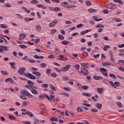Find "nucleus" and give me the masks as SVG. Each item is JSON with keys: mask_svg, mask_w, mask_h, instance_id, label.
I'll return each instance as SVG.
<instances>
[{"mask_svg": "<svg viewBox=\"0 0 124 124\" xmlns=\"http://www.w3.org/2000/svg\"><path fill=\"white\" fill-rule=\"evenodd\" d=\"M32 73L36 76H41V73H40L39 72L33 71Z\"/></svg>", "mask_w": 124, "mask_h": 124, "instance_id": "4be33fe9", "label": "nucleus"}, {"mask_svg": "<svg viewBox=\"0 0 124 124\" xmlns=\"http://www.w3.org/2000/svg\"><path fill=\"white\" fill-rule=\"evenodd\" d=\"M40 65L41 67H43V68L46 67V63H42L41 64H40Z\"/></svg>", "mask_w": 124, "mask_h": 124, "instance_id": "680f3d73", "label": "nucleus"}, {"mask_svg": "<svg viewBox=\"0 0 124 124\" xmlns=\"http://www.w3.org/2000/svg\"><path fill=\"white\" fill-rule=\"evenodd\" d=\"M1 73H2L3 75H8V73L6 71H1Z\"/></svg>", "mask_w": 124, "mask_h": 124, "instance_id": "774afa93", "label": "nucleus"}, {"mask_svg": "<svg viewBox=\"0 0 124 124\" xmlns=\"http://www.w3.org/2000/svg\"><path fill=\"white\" fill-rule=\"evenodd\" d=\"M77 111L78 112H83V108L81 107H78L77 108Z\"/></svg>", "mask_w": 124, "mask_h": 124, "instance_id": "3c124183", "label": "nucleus"}, {"mask_svg": "<svg viewBox=\"0 0 124 124\" xmlns=\"http://www.w3.org/2000/svg\"><path fill=\"white\" fill-rule=\"evenodd\" d=\"M31 3H32V4H37L38 3V0H31L30 1Z\"/></svg>", "mask_w": 124, "mask_h": 124, "instance_id": "7c9ffc66", "label": "nucleus"}, {"mask_svg": "<svg viewBox=\"0 0 124 124\" xmlns=\"http://www.w3.org/2000/svg\"><path fill=\"white\" fill-rule=\"evenodd\" d=\"M107 7L109 9H116V6L113 4H108L107 5Z\"/></svg>", "mask_w": 124, "mask_h": 124, "instance_id": "1a4fd4ad", "label": "nucleus"}, {"mask_svg": "<svg viewBox=\"0 0 124 124\" xmlns=\"http://www.w3.org/2000/svg\"><path fill=\"white\" fill-rule=\"evenodd\" d=\"M50 122H57L59 120L58 119V118L57 117H52L50 119Z\"/></svg>", "mask_w": 124, "mask_h": 124, "instance_id": "412c9836", "label": "nucleus"}, {"mask_svg": "<svg viewBox=\"0 0 124 124\" xmlns=\"http://www.w3.org/2000/svg\"><path fill=\"white\" fill-rule=\"evenodd\" d=\"M82 54L83 55V56H85V57H88L89 56V54H88V52L86 51L82 52Z\"/></svg>", "mask_w": 124, "mask_h": 124, "instance_id": "864d4df0", "label": "nucleus"}, {"mask_svg": "<svg viewBox=\"0 0 124 124\" xmlns=\"http://www.w3.org/2000/svg\"><path fill=\"white\" fill-rule=\"evenodd\" d=\"M42 87L43 88H48L49 87V85H48V84H44L42 85Z\"/></svg>", "mask_w": 124, "mask_h": 124, "instance_id": "bf43d9fd", "label": "nucleus"}, {"mask_svg": "<svg viewBox=\"0 0 124 124\" xmlns=\"http://www.w3.org/2000/svg\"><path fill=\"white\" fill-rule=\"evenodd\" d=\"M28 62H31V63H34V62H35L34 60L30 58H28Z\"/></svg>", "mask_w": 124, "mask_h": 124, "instance_id": "37998d69", "label": "nucleus"}, {"mask_svg": "<svg viewBox=\"0 0 124 124\" xmlns=\"http://www.w3.org/2000/svg\"><path fill=\"white\" fill-rule=\"evenodd\" d=\"M58 24V20L55 19L54 21L51 22L48 25L49 28H53V27H55L56 25Z\"/></svg>", "mask_w": 124, "mask_h": 124, "instance_id": "39448f33", "label": "nucleus"}, {"mask_svg": "<svg viewBox=\"0 0 124 124\" xmlns=\"http://www.w3.org/2000/svg\"><path fill=\"white\" fill-rule=\"evenodd\" d=\"M50 97L52 101H53L54 102H55V101H59V98L56 99V98H55V95H50Z\"/></svg>", "mask_w": 124, "mask_h": 124, "instance_id": "ddd939ff", "label": "nucleus"}, {"mask_svg": "<svg viewBox=\"0 0 124 124\" xmlns=\"http://www.w3.org/2000/svg\"><path fill=\"white\" fill-rule=\"evenodd\" d=\"M27 114L29 115L30 118H33V114L31 112L28 111H27Z\"/></svg>", "mask_w": 124, "mask_h": 124, "instance_id": "72a5a7b5", "label": "nucleus"}, {"mask_svg": "<svg viewBox=\"0 0 124 124\" xmlns=\"http://www.w3.org/2000/svg\"><path fill=\"white\" fill-rule=\"evenodd\" d=\"M19 47H20V48H21V49H27V48H28V46L25 45H19Z\"/></svg>", "mask_w": 124, "mask_h": 124, "instance_id": "c756f323", "label": "nucleus"}, {"mask_svg": "<svg viewBox=\"0 0 124 124\" xmlns=\"http://www.w3.org/2000/svg\"><path fill=\"white\" fill-rule=\"evenodd\" d=\"M39 97L40 98H41V99H43L45 98H47V99L48 100H49V101H52V100H51V98H50V97H49V96H48L47 95H40L39 96Z\"/></svg>", "mask_w": 124, "mask_h": 124, "instance_id": "423d86ee", "label": "nucleus"}, {"mask_svg": "<svg viewBox=\"0 0 124 124\" xmlns=\"http://www.w3.org/2000/svg\"><path fill=\"white\" fill-rule=\"evenodd\" d=\"M34 20V18H24V21L25 22H30L31 21H33Z\"/></svg>", "mask_w": 124, "mask_h": 124, "instance_id": "473e14b6", "label": "nucleus"}, {"mask_svg": "<svg viewBox=\"0 0 124 124\" xmlns=\"http://www.w3.org/2000/svg\"><path fill=\"white\" fill-rule=\"evenodd\" d=\"M100 56V54H98L97 55H93V57L95 59H98L99 58V56Z\"/></svg>", "mask_w": 124, "mask_h": 124, "instance_id": "052dcab7", "label": "nucleus"}, {"mask_svg": "<svg viewBox=\"0 0 124 124\" xmlns=\"http://www.w3.org/2000/svg\"><path fill=\"white\" fill-rule=\"evenodd\" d=\"M3 49L4 50V51H8V50H9V49L8 48V47L6 46H3Z\"/></svg>", "mask_w": 124, "mask_h": 124, "instance_id": "69168bd1", "label": "nucleus"}, {"mask_svg": "<svg viewBox=\"0 0 124 124\" xmlns=\"http://www.w3.org/2000/svg\"><path fill=\"white\" fill-rule=\"evenodd\" d=\"M25 37H27V34L23 33L19 35L18 39L19 40H23Z\"/></svg>", "mask_w": 124, "mask_h": 124, "instance_id": "6e6552de", "label": "nucleus"}, {"mask_svg": "<svg viewBox=\"0 0 124 124\" xmlns=\"http://www.w3.org/2000/svg\"><path fill=\"white\" fill-rule=\"evenodd\" d=\"M109 55L110 57V61L111 62H115V59H114V57H113V53H112V51H110L109 52Z\"/></svg>", "mask_w": 124, "mask_h": 124, "instance_id": "4468645a", "label": "nucleus"}, {"mask_svg": "<svg viewBox=\"0 0 124 124\" xmlns=\"http://www.w3.org/2000/svg\"><path fill=\"white\" fill-rule=\"evenodd\" d=\"M88 101H84L83 103L82 104V105H84V106H87V107H91L92 105L90 104H87Z\"/></svg>", "mask_w": 124, "mask_h": 124, "instance_id": "f3484780", "label": "nucleus"}, {"mask_svg": "<svg viewBox=\"0 0 124 124\" xmlns=\"http://www.w3.org/2000/svg\"><path fill=\"white\" fill-rule=\"evenodd\" d=\"M97 92L98 93L101 94L102 93H103V92H104V89L103 88H98L97 89Z\"/></svg>", "mask_w": 124, "mask_h": 124, "instance_id": "f8f14e48", "label": "nucleus"}, {"mask_svg": "<svg viewBox=\"0 0 124 124\" xmlns=\"http://www.w3.org/2000/svg\"><path fill=\"white\" fill-rule=\"evenodd\" d=\"M90 31H92V30L89 29L85 31H83L80 33V34L81 35H84V34H86V33H88V32H90Z\"/></svg>", "mask_w": 124, "mask_h": 124, "instance_id": "a211bd4d", "label": "nucleus"}, {"mask_svg": "<svg viewBox=\"0 0 124 124\" xmlns=\"http://www.w3.org/2000/svg\"><path fill=\"white\" fill-rule=\"evenodd\" d=\"M89 12H90V13H95V12H96V10L93 8H90L89 9Z\"/></svg>", "mask_w": 124, "mask_h": 124, "instance_id": "a878e982", "label": "nucleus"}, {"mask_svg": "<svg viewBox=\"0 0 124 124\" xmlns=\"http://www.w3.org/2000/svg\"><path fill=\"white\" fill-rule=\"evenodd\" d=\"M81 88L83 90H88L89 89V86H81Z\"/></svg>", "mask_w": 124, "mask_h": 124, "instance_id": "6e6d98bb", "label": "nucleus"}, {"mask_svg": "<svg viewBox=\"0 0 124 124\" xmlns=\"http://www.w3.org/2000/svg\"><path fill=\"white\" fill-rule=\"evenodd\" d=\"M82 95H84V96H88V97H91V96H92V94L90 93H83Z\"/></svg>", "mask_w": 124, "mask_h": 124, "instance_id": "f704fd0d", "label": "nucleus"}, {"mask_svg": "<svg viewBox=\"0 0 124 124\" xmlns=\"http://www.w3.org/2000/svg\"><path fill=\"white\" fill-rule=\"evenodd\" d=\"M9 64L11 65L12 68H15V66H14V65L16 64V63H15V62H10L9 63Z\"/></svg>", "mask_w": 124, "mask_h": 124, "instance_id": "a19ab883", "label": "nucleus"}, {"mask_svg": "<svg viewBox=\"0 0 124 124\" xmlns=\"http://www.w3.org/2000/svg\"><path fill=\"white\" fill-rule=\"evenodd\" d=\"M81 67L80 68H90V64L88 63H83L81 64Z\"/></svg>", "mask_w": 124, "mask_h": 124, "instance_id": "0eeeda50", "label": "nucleus"}, {"mask_svg": "<svg viewBox=\"0 0 124 124\" xmlns=\"http://www.w3.org/2000/svg\"><path fill=\"white\" fill-rule=\"evenodd\" d=\"M114 85L116 87H120V82H119V81H115L114 82Z\"/></svg>", "mask_w": 124, "mask_h": 124, "instance_id": "0e129e2a", "label": "nucleus"}, {"mask_svg": "<svg viewBox=\"0 0 124 124\" xmlns=\"http://www.w3.org/2000/svg\"><path fill=\"white\" fill-rule=\"evenodd\" d=\"M93 20H94L96 22H99V21H102V18L97 19V16H93L92 18Z\"/></svg>", "mask_w": 124, "mask_h": 124, "instance_id": "aec40b11", "label": "nucleus"}, {"mask_svg": "<svg viewBox=\"0 0 124 124\" xmlns=\"http://www.w3.org/2000/svg\"><path fill=\"white\" fill-rule=\"evenodd\" d=\"M22 9H23V10H25L26 12V13H31V10H28V9H27V8L25 7H21Z\"/></svg>", "mask_w": 124, "mask_h": 124, "instance_id": "cd10ccee", "label": "nucleus"}, {"mask_svg": "<svg viewBox=\"0 0 124 124\" xmlns=\"http://www.w3.org/2000/svg\"><path fill=\"white\" fill-rule=\"evenodd\" d=\"M113 21H115V22H122V20L119 19V18H114L112 19Z\"/></svg>", "mask_w": 124, "mask_h": 124, "instance_id": "49530a36", "label": "nucleus"}, {"mask_svg": "<svg viewBox=\"0 0 124 124\" xmlns=\"http://www.w3.org/2000/svg\"><path fill=\"white\" fill-rule=\"evenodd\" d=\"M103 12L104 14H108V13H109V11L107 9L103 10Z\"/></svg>", "mask_w": 124, "mask_h": 124, "instance_id": "338daca9", "label": "nucleus"}, {"mask_svg": "<svg viewBox=\"0 0 124 124\" xmlns=\"http://www.w3.org/2000/svg\"><path fill=\"white\" fill-rule=\"evenodd\" d=\"M21 94H23V95H24L25 96H27L29 92L26 90H22L21 91Z\"/></svg>", "mask_w": 124, "mask_h": 124, "instance_id": "2eb2a0df", "label": "nucleus"}, {"mask_svg": "<svg viewBox=\"0 0 124 124\" xmlns=\"http://www.w3.org/2000/svg\"><path fill=\"white\" fill-rule=\"evenodd\" d=\"M95 106L96 107V108H97V109L100 110V109H101V107H102V105L100 103H96L95 104Z\"/></svg>", "mask_w": 124, "mask_h": 124, "instance_id": "6ab92c4d", "label": "nucleus"}, {"mask_svg": "<svg viewBox=\"0 0 124 124\" xmlns=\"http://www.w3.org/2000/svg\"><path fill=\"white\" fill-rule=\"evenodd\" d=\"M79 74H82L83 76H87L89 75V71L87 68H80V71H78Z\"/></svg>", "mask_w": 124, "mask_h": 124, "instance_id": "f03ea898", "label": "nucleus"}, {"mask_svg": "<svg viewBox=\"0 0 124 124\" xmlns=\"http://www.w3.org/2000/svg\"><path fill=\"white\" fill-rule=\"evenodd\" d=\"M69 42L68 41H63L62 42V44L63 45H67L68 44Z\"/></svg>", "mask_w": 124, "mask_h": 124, "instance_id": "09e8293b", "label": "nucleus"}, {"mask_svg": "<svg viewBox=\"0 0 124 124\" xmlns=\"http://www.w3.org/2000/svg\"><path fill=\"white\" fill-rule=\"evenodd\" d=\"M40 109H42L43 110H45L46 109V107L44 105H40Z\"/></svg>", "mask_w": 124, "mask_h": 124, "instance_id": "a18cd8bd", "label": "nucleus"}, {"mask_svg": "<svg viewBox=\"0 0 124 124\" xmlns=\"http://www.w3.org/2000/svg\"><path fill=\"white\" fill-rule=\"evenodd\" d=\"M28 85H30V86H31L32 87V86H33V83L32 82H31V80L28 81Z\"/></svg>", "mask_w": 124, "mask_h": 124, "instance_id": "e2e57ef3", "label": "nucleus"}, {"mask_svg": "<svg viewBox=\"0 0 124 124\" xmlns=\"http://www.w3.org/2000/svg\"><path fill=\"white\" fill-rule=\"evenodd\" d=\"M109 75L111 78H113V79H117V77H116V75H115L114 74H109Z\"/></svg>", "mask_w": 124, "mask_h": 124, "instance_id": "c9c22d12", "label": "nucleus"}, {"mask_svg": "<svg viewBox=\"0 0 124 124\" xmlns=\"http://www.w3.org/2000/svg\"><path fill=\"white\" fill-rule=\"evenodd\" d=\"M114 2H117L118 3H119L120 4H123V1L121 0H113Z\"/></svg>", "mask_w": 124, "mask_h": 124, "instance_id": "79ce46f5", "label": "nucleus"}, {"mask_svg": "<svg viewBox=\"0 0 124 124\" xmlns=\"http://www.w3.org/2000/svg\"><path fill=\"white\" fill-rule=\"evenodd\" d=\"M5 82H9L10 83H11V84H14V80L12 78H8L5 79Z\"/></svg>", "mask_w": 124, "mask_h": 124, "instance_id": "dca6fc26", "label": "nucleus"}, {"mask_svg": "<svg viewBox=\"0 0 124 124\" xmlns=\"http://www.w3.org/2000/svg\"><path fill=\"white\" fill-rule=\"evenodd\" d=\"M62 80L63 81H68L69 80V78H67V77H63Z\"/></svg>", "mask_w": 124, "mask_h": 124, "instance_id": "13d9d810", "label": "nucleus"}, {"mask_svg": "<svg viewBox=\"0 0 124 124\" xmlns=\"http://www.w3.org/2000/svg\"><path fill=\"white\" fill-rule=\"evenodd\" d=\"M35 30H37V31H41V27H40V25H37L35 27Z\"/></svg>", "mask_w": 124, "mask_h": 124, "instance_id": "e433bc0d", "label": "nucleus"}, {"mask_svg": "<svg viewBox=\"0 0 124 124\" xmlns=\"http://www.w3.org/2000/svg\"><path fill=\"white\" fill-rule=\"evenodd\" d=\"M25 88L29 89V90H31L32 89V86L31 85H25Z\"/></svg>", "mask_w": 124, "mask_h": 124, "instance_id": "4d7b16f0", "label": "nucleus"}, {"mask_svg": "<svg viewBox=\"0 0 124 124\" xmlns=\"http://www.w3.org/2000/svg\"><path fill=\"white\" fill-rule=\"evenodd\" d=\"M54 11H55L56 12L61 11V8H60V7H55L54 8Z\"/></svg>", "mask_w": 124, "mask_h": 124, "instance_id": "5fc2aeb1", "label": "nucleus"}, {"mask_svg": "<svg viewBox=\"0 0 124 124\" xmlns=\"http://www.w3.org/2000/svg\"><path fill=\"white\" fill-rule=\"evenodd\" d=\"M24 71H26V68L22 67L20 68L17 72L20 75H24L25 77H27V78H29V79H31L32 80H35L36 79V77H34L33 75L30 73H24Z\"/></svg>", "mask_w": 124, "mask_h": 124, "instance_id": "f257e3e1", "label": "nucleus"}, {"mask_svg": "<svg viewBox=\"0 0 124 124\" xmlns=\"http://www.w3.org/2000/svg\"><path fill=\"white\" fill-rule=\"evenodd\" d=\"M118 63L120 65H124V60H119L118 61Z\"/></svg>", "mask_w": 124, "mask_h": 124, "instance_id": "c03bdc74", "label": "nucleus"}, {"mask_svg": "<svg viewBox=\"0 0 124 124\" xmlns=\"http://www.w3.org/2000/svg\"><path fill=\"white\" fill-rule=\"evenodd\" d=\"M54 69L57 71V72H58V73H61V72H62V69L60 70L58 68H55Z\"/></svg>", "mask_w": 124, "mask_h": 124, "instance_id": "603ef678", "label": "nucleus"}, {"mask_svg": "<svg viewBox=\"0 0 124 124\" xmlns=\"http://www.w3.org/2000/svg\"><path fill=\"white\" fill-rule=\"evenodd\" d=\"M9 119H10V120H13L14 121H16V118L14 117V116L13 115H9Z\"/></svg>", "mask_w": 124, "mask_h": 124, "instance_id": "ea45409f", "label": "nucleus"}, {"mask_svg": "<svg viewBox=\"0 0 124 124\" xmlns=\"http://www.w3.org/2000/svg\"><path fill=\"white\" fill-rule=\"evenodd\" d=\"M0 28H2V29H6L7 28V26L5 24H0Z\"/></svg>", "mask_w": 124, "mask_h": 124, "instance_id": "8fccbe9b", "label": "nucleus"}, {"mask_svg": "<svg viewBox=\"0 0 124 124\" xmlns=\"http://www.w3.org/2000/svg\"><path fill=\"white\" fill-rule=\"evenodd\" d=\"M49 87L52 91H54V92H56V91H57L56 87H55V86H54L53 85L50 84Z\"/></svg>", "mask_w": 124, "mask_h": 124, "instance_id": "393cba45", "label": "nucleus"}, {"mask_svg": "<svg viewBox=\"0 0 124 124\" xmlns=\"http://www.w3.org/2000/svg\"><path fill=\"white\" fill-rule=\"evenodd\" d=\"M34 20V18H24V21L25 22H30L31 21H33Z\"/></svg>", "mask_w": 124, "mask_h": 124, "instance_id": "2f4dec72", "label": "nucleus"}, {"mask_svg": "<svg viewBox=\"0 0 124 124\" xmlns=\"http://www.w3.org/2000/svg\"><path fill=\"white\" fill-rule=\"evenodd\" d=\"M71 67V65L70 64H67L65 67H63L62 68V72H65L66 71H68L69 70V69Z\"/></svg>", "mask_w": 124, "mask_h": 124, "instance_id": "20e7f679", "label": "nucleus"}, {"mask_svg": "<svg viewBox=\"0 0 124 124\" xmlns=\"http://www.w3.org/2000/svg\"><path fill=\"white\" fill-rule=\"evenodd\" d=\"M36 90H38L37 87L32 86V89H31V93H32L33 94H38V92H37Z\"/></svg>", "mask_w": 124, "mask_h": 124, "instance_id": "7ed1b4c3", "label": "nucleus"}, {"mask_svg": "<svg viewBox=\"0 0 124 124\" xmlns=\"http://www.w3.org/2000/svg\"><path fill=\"white\" fill-rule=\"evenodd\" d=\"M95 29H98L99 28H104V26L100 24H98L97 25L95 26Z\"/></svg>", "mask_w": 124, "mask_h": 124, "instance_id": "4c0bfd02", "label": "nucleus"}, {"mask_svg": "<svg viewBox=\"0 0 124 124\" xmlns=\"http://www.w3.org/2000/svg\"><path fill=\"white\" fill-rule=\"evenodd\" d=\"M93 79H94V80H102V79H103V78H102V77H101V76L94 75V76H93Z\"/></svg>", "mask_w": 124, "mask_h": 124, "instance_id": "9b49d317", "label": "nucleus"}, {"mask_svg": "<svg viewBox=\"0 0 124 124\" xmlns=\"http://www.w3.org/2000/svg\"><path fill=\"white\" fill-rule=\"evenodd\" d=\"M37 7H39V8H42L43 9H46L47 7L42 4H38Z\"/></svg>", "mask_w": 124, "mask_h": 124, "instance_id": "5701e85b", "label": "nucleus"}, {"mask_svg": "<svg viewBox=\"0 0 124 124\" xmlns=\"http://www.w3.org/2000/svg\"><path fill=\"white\" fill-rule=\"evenodd\" d=\"M90 111L92 113H98V109L97 108H92Z\"/></svg>", "mask_w": 124, "mask_h": 124, "instance_id": "b1692460", "label": "nucleus"}, {"mask_svg": "<svg viewBox=\"0 0 124 124\" xmlns=\"http://www.w3.org/2000/svg\"><path fill=\"white\" fill-rule=\"evenodd\" d=\"M116 104L118 105V107H120V108H122V107H124V106L123 105V104H122V103L121 102H118L116 103Z\"/></svg>", "mask_w": 124, "mask_h": 124, "instance_id": "de8ad7c7", "label": "nucleus"}, {"mask_svg": "<svg viewBox=\"0 0 124 124\" xmlns=\"http://www.w3.org/2000/svg\"><path fill=\"white\" fill-rule=\"evenodd\" d=\"M100 72H102H102H107V69H106L103 67H102V68H100Z\"/></svg>", "mask_w": 124, "mask_h": 124, "instance_id": "58836bf2", "label": "nucleus"}, {"mask_svg": "<svg viewBox=\"0 0 124 124\" xmlns=\"http://www.w3.org/2000/svg\"><path fill=\"white\" fill-rule=\"evenodd\" d=\"M58 38L59 39H60V40H63L64 39V37L63 36V35H62V34H59L58 35Z\"/></svg>", "mask_w": 124, "mask_h": 124, "instance_id": "c85d7f7f", "label": "nucleus"}, {"mask_svg": "<svg viewBox=\"0 0 124 124\" xmlns=\"http://www.w3.org/2000/svg\"><path fill=\"white\" fill-rule=\"evenodd\" d=\"M76 7H77V6L75 5H69L67 6V8H68V9H69V8H76Z\"/></svg>", "mask_w": 124, "mask_h": 124, "instance_id": "bb28decb", "label": "nucleus"}, {"mask_svg": "<svg viewBox=\"0 0 124 124\" xmlns=\"http://www.w3.org/2000/svg\"><path fill=\"white\" fill-rule=\"evenodd\" d=\"M59 57L60 58H58V60H59V61H67L68 60V58L64 57L63 55H60Z\"/></svg>", "mask_w": 124, "mask_h": 124, "instance_id": "9d476101", "label": "nucleus"}]
</instances>
